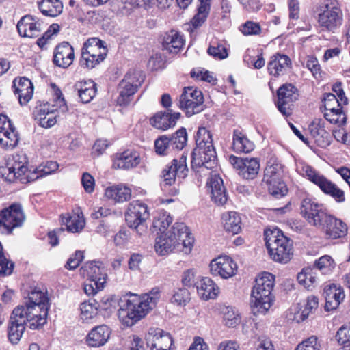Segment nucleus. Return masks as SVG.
I'll list each match as a JSON object with an SVG mask.
<instances>
[{
    "mask_svg": "<svg viewBox=\"0 0 350 350\" xmlns=\"http://www.w3.org/2000/svg\"><path fill=\"white\" fill-rule=\"evenodd\" d=\"M196 288L199 296L205 300L214 299L219 293L218 286L208 277L203 278L197 283Z\"/></svg>",
    "mask_w": 350,
    "mask_h": 350,
    "instance_id": "39",
    "label": "nucleus"
},
{
    "mask_svg": "<svg viewBox=\"0 0 350 350\" xmlns=\"http://www.w3.org/2000/svg\"><path fill=\"white\" fill-rule=\"evenodd\" d=\"M58 167L59 165L56 161H46L33 169L31 172L29 178L31 180V182L35 181L40 178L55 172Z\"/></svg>",
    "mask_w": 350,
    "mask_h": 350,
    "instance_id": "44",
    "label": "nucleus"
},
{
    "mask_svg": "<svg viewBox=\"0 0 350 350\" xmlns=\"http://www.w3.org/2000/svg\"><path fill=\"white\" fill-rule=\"evenodd\" d=\"M308 130L314 139L317 146L325 148L331 144L329 134L325 131L320 122H312L308 126Z\"/></svg>",
    "mask_w": 350,
    "mask_h": 350,
    "instance_id": "37",
    "label": "nucleus"
},
{
    "mask_svg": "<svg viewBox=\"0 0 350 350\" xmlns=\"http://www.w3.org/2000/svg\"><path fill=\"white\" fill-rule=\"evenodd\" d=\"M274 280V275L268 272H264L256 278L251 293V308L254 315L265 314L272 306Z\"/></svg>",
    "mask_w": 350,
    "mask_h": 350,
    "instance_id": "3",
    "label": "nucleus"
},
{
    "mask_svg": "<svg viewBox=\"0 0 350 350\" xmlns=\"http://www.w3.org/2000/svg\"><path fill=\"white\" fill-rule=\"evenodd\" d=\"M188 168L187 165V157L184 154L178 159H174L170 165L165 166L161 173V187L166 189L168 186L174 185L178 178H185L187 176Z\"/></svg>",
    "mask_w": 350,
    "mask_h": 350,
    "instance_id": "16",
    "label": "nucleus"
},
{
    "mask_svg": "<svg viewBox=\"0 0 350 350\" xmlns=\"http://www.w3.org/2000/svg\"><path fill=\"white\" fill-rule=\"evenodd\" d=\"M336 339L338 343L344 346L350 345V327L342 326L336 334Z\"/></svg>",
    "mask_w": 350,
    "mask_h": 350,
    "instance_id": "63",
    "label": "nucleus"
},
{
    "mask_svg": "<svg viewBox=\"0 0 350 350\" xmlns=\"http://www.w3.org/2000/svg\"><path fill=\"white\" fill-rule=\"evenodd\" d=\"M17 29L21 36L34 38L40 35L42 23L38 18L27 14L18 21Z\"/></svg>",
    "mask_w": 350,
    "mask_h": 350,
    "instance_id": "24",
    "label": "nucleus"
},
{
    "mask_svg": "<svg viewBox=\"0 0 350 350\" xmlns=\"http://www.w3.org/2000/svg\"><path fill=\"white\" fill-rule=\"evenodd\" d=\"M310 198H305L302 200L300 206V211L301 215L307 220L308 222L310 220L312 214L313 215L317 208H320V205Z\"/></svg>",
    "mask_w": 350,
    "mask_h": 350,
    "instance_id": "50",
    "label": "nucleus"
},
{
    "mask_svg": "<svg viewBox=\"0 0 350 350\" xmlns=\"http://www.w3.org/2000/svg\"><path fill=\"white\" fill-rule=\"evenodd\" d=\"M81 275L94 282L98 288H104L107 282V269L101 261H89L81 269Z\"/></svg>",
    "mask_w": 350,
    "mask_h": 350,
    "instance_id": "17",
    "label": "nucleus"
},
{
    "mask_svg": "<svg viewBox=\"0 0 350 350\" xmlns=\"http://www.w3.org/2000/svg\"><path fill=\"white\" fill-rule=\"evenodd\" d=\"M224 229L229 233L237 234L241 230V219L238 213L230 211L222 215Z\"/></svg>",
    "mask_w": 350,
    "mask_h": 350,
    "instance_id": "41",
    "label": "nucleus"
},
{
    "mask_svg": "<svg viewBox=\"0 0 350 350\" xmlns=\"http://www.w3.org/2000/svg\"><path fill=\"white\" fill-rule=\"evenodd\" d=\"M207 185L211 189L212 200L217 206L225 204L228 200V194L222 178L216 174H211Z\"/></svg>",
    "mask_w": 350,
    "mask_h": 350,
    "instance_id": "26",
    "label": "nucleus"
},
{
    "mask_svg": "<svg viewBox=\"0 0 350 350\" xmlns=\"http://www.w3.org/2000/svg\"><path fill=\"white\" fill-rule=\"evenodd\" d=\"M25 219L22 206L14 203L0 211V233L9 234L13 229L20 227Z\"/></svg>",
    "mask_w": 350,
    "mask_h": 350,
    "instance_id": "14",
    "label": "nucleus"
},
{
    "mask_svg": "<svg viewBox=\"0 0 350 350\" xmlns=\"http://www.w3.org/2000/svg\"><path fill=\"white\" fill-rule=\"evenodd\" d=\"M232 148L236 152L249 153L254 148V144L241 130L235 129L233 132Z\"/></svg>",
    "mask_w": 350,
    "mask_h": 350,
    "instance_id": "38",
    "label": "nucleus"
},
{
    "mask_svg": "<svg viewBox=\"0 0 350 350\" xmlns=\"http://www.w3.org/2000/svg\"><path fill=\"white\" fill-rule=\"evenodd\" d=\"M25 306L30 318V329H39L46 323L50 304L46 292L39 289L32 290L28 296Z\"/></svg>",
    "mask_w": 350,
    "mask_h": 350,
    "instance_id": "4",
    "label": "nucleus"
},
{
    "mask_svg": "<svg viewBox=\"0 0 350 350\" xmlns=\"http://www.w3.org/2000/svg\"><path fill=\"white\" fill-rule=\"evenodd\" d=\"M299 284L308 290H311L317 284V273L314 268L306 267L297 274Z\"/></svg>",
    "mask_w": 350,
    "mask_h": 350,
    "instance_id": "42",
    "label": "nucleus"
},
{
    "mask_svg": "<svg viewBox=\"0 0 350 350\" xmlns=\"http://www.w3.org/2000/svg\"><path fill=\"white\" fill-rule=\"evenodd\" d=\"M330 215H331L327 212L326 209L324 208L323 205L321 204L320 208H317L313 215L312 214V217L308 223L312 226L320 228L324 224Z\"/></svg>",
    "mask_w": 350,
    "mask_h": 350,
    "instance_id": "52",
    "label": "nucleus"
},
{
    "mask_svg": "<svg viewBox=\"0 0 350 350\" xmlns=\"http://www.w3.org/2000/svg\"><path fill=\"white\" fill-rule=\"evenodd\" d=\"M32 170L28 169V159L24 152L9 156L4 166L0 167V176L10 183L31 182L29 178Z\"/></svg>",
    "mask_w": 350,
    "mask_h": 350,
    "instance_id": "6",
    "label": "nucleus"
},
{
    "mask_svg": "<svg viewBox=\"0 0 350 350\" xmlns=\"http://www.w3.org/2000/svg\"><path fill=\"white\" fill-rule=\"evenodd\" d=\"M140 161L137 152L127 150L113 156L112 166L115 169L129 170L137 167Z\"/></svg>",
    "mask_w": 350,
    "mask_h": 350,
    "instance_id": "28",
    "label": "nucleus"
},
{
    "mask_svg": "<svg viewBox=\"0 0 350 350\" xmlns=\"http://www.w3.org/2000/svg\"><path fill=\"white\" fill-rule=\"evenodd\" d=\"M107 54L105 42L96 37L90 38L81 49L79 64L83 68L92 69L104 61Z\"/></svg>",
    "mask_w": 350,
    "mask_h": 350,
    "instance_id": "7",
    "label": "nucleus"
},
{
    "mask_svg": "<svg viewBox=\"0 0 350 350\" xmlns=\"http://www.w3.org/2000/svg\"><path fill=\"white\" fill-rule=\"evenodd\" d=\"M184 44L183 36L174 30L165 33L162 42L163 49L173 54H177Z\"/></svg>",
    "mask_w": 350,
    "mask_h": 350,
    "instance_id": "35",
    "label": "nucleus"
},
{
    "mask_svg": "<svg viewBox=\"0 0 350 350\" xmlns=\"http://www.w3.org/2000/svg\"><path fill=\"white\" fill-rule=\"evenodd\" d=\"M145 339L151 350H170L172 345L170 334L160 328H150Z\"/></svg>",
    "mask_w": 350,
    "mask_h": 350,
    "instance_id": "21",
    "label": "nucleus"
},
{
    "mask_svg": "<svg viewBox=\"0 0 350 350\" xmlns=\"http://www.w3.org/2000/svg\"><path fill=\"white\" fill-rule=\"evenodd\" d=\"M324 117L330 123L337 124L339 127L344 126L347 122V115L343 107L325 111Z\"/></svg>",
    "mask_w": 350,
    "mask_h": 350,
    "instance_id": "45",
    "label": "nucleus"
},
{
    "mask_svg": "<svg viewBox=\"0 0 350 350\" xmlns=\"http://www.w3.org/2000/svg\"><path fill=\"white\" fill-rule=\"evenodd\" d=\"M282 166L276 161H269L265 170L263 181L271 183V181L280 180L282 178Z\"/></svg>",
    "mask_w": 350,
    "mask_h": 350,
    "instance_id": "43",
    "label": "nucleus"
},
{
    "mask_svg": "<svg viewBox=\"0 0 350 350\" xmlns=\"http://www.w3.org/2000/svg\"><path fill=\"white\" fill-rule=\"evenodd\" d=\"M27 325L30 328L28 308L25 305L18 306L11 314L8 328V336L12 343H18Z\"/></svg>",
    "mask_w": 350,
    "mask_h": 350,
    "instance_id": "12",
    "label": "nucleus"
},
{
    "mask_svg": "<svg viewBox=\"0 0 350 350\" xmlns=\"http://www.w3.org/2000/svg\"><path fill=\"white\" fill-rule=\"evenodd\" d=\"M62 93L57 94L55 100V104L51 105L49 103L40 104L37 106L33 111V117L39 125L43 128L48 129L54 126L57 122L56 111L65 112L68 108Z\"/></svg>",
    "mask_w": 350,
    "mask_h": 350,
    "instance_id": "10",
    "label": "nucleus"
},
{
    "mask_svg": "<svg viewBox=\"0 0 350 350\" xmlns=\"http://www.w3.org/2000/svg\"><path fill=\"white\" fill-rule=\"evenodd\" d=\"M332 135L337 142L345 145H350V133L347 132L345 129H334Z\"/></svg>",
    "mask_w": 350,
    "mask_h": 350,
    "instance_id": "64",
    "label": "nucleus"
},
{
    "mask_svg": "<svg viewBox=\"0 0 350 350\" xmlns=\"http://www.w3.org/2000/svg\"><path fill=\"white\" fill-rule=\"evenodd\" d=\"M196 148L192 152L191 167L202 173L217 166V154L212 135L204 127L198 129L196 136Z\"/></svg>",
    "mask_w": 350,
    "mask_h": 350,
    "instance_id": "2",
    "label": "nucleus"
},
{
    "mask_svg": "<svg viewBox=\"0 0 350 350\" xmlns=\"http://www.w3.org/2000/svg\"><path fill=\"white\" fill-rule=\"evenodd\" d=\"M79 309L81 311L80 317L83 321L88 322L96 317L98 314L97 302L94 300L93 302L89 301L81 303Z\"/></svg>",
    "mask_w": 350,
    "mask_h": 350,
    "instance_id": "48",
    "label": "nucleus"
},
{
    "mask_svg": "<svg viewBox=\"0 0 350 350\" xmlns=\"http://www.w3.org/2000/svg\"><path fill=\"white\" fill-rule=\"evenodd\" d=\"M13 88L21 105H26L31 99L33 86L29 79L24 77L15 79L13 81Z\"/></svg>",
    "mask_w": 350,
    "mask_h": 350,
    "instance_id": "30",
    "label": "nucleus"
},
{
    "mask_svg": "<svg viewBox=\"0 0 350 350\" xmlns=\"http://www.w3.org/2000/svg\"><path fill=\"white\" fill-rule=\"evenodd\" d=\"M147 299L148 297H143V295H131L128 299H124L120 304V315L125 316L131 320L130 325H133L134 322L144 317L152 309ZM126 323L129 325L128 321H126Z\"/></svg>",
    "mask_w": 350,
    "mask_h": 350,
    "instance_id": "9",
    "label": "nucleus"
},
{
    "mask_svg": "<svg viewBox=\"0 0 350 350\" xmlns=\"http://www.w3.org/2000/svg\"><path fill=\"white\" fill-rule=\"evenodd\" d=\"M40 12L46 16L55 17L63 10V3L60 0H38Z\"/></svg>",
    "mask_w": 350,
    "mask_h": 350,
    "instance_id": "40",
    "label": "nucleus"
},
{
    "mask_svg": "<svg viewBox=\"0 0 350 350\" xmlns=\"http://www.w3.org/2000/svg\"><path fill=\"white\" fill-rule=\"evenodd\" d=\"M179 106L189 117L201 112L204 107L202 92L194 87H185L179 98Z\"/></svg>",
    "mask_w": 350,
    "mask_h": 350,
    "instance_id": "15",
    "label": "nucleus"
},
{
    "mask_svg": "<svg viewBox=\"0 0 350 350\" xmlns=\"http://www.w3.org/2000/svg\"><path fill=\"white\" fill-rule=\"evenodd\" d=\"M335 267L334 260L330 256L325 255L319 258L315 261L314 269L321 271L323 273L326 274L332 270Z\"/></svg>",
    "mask_w": 350,
    "mask_h": 350,
    "instance_id": "54",
    "label": "nucleus"
},
{
    "mask_svg": "<svg viewBox=\"0 0 350 350\" xmlns=\"http://www.w3.org/2000/svg\"><path fill=\"white\" fill-rule=\"evenodd\" d=\"M59 31V26L57 24H52L49 26L43 36L37 40V44L40 48L43 49L44 46L56 35Z\"/></svg>",
    "mask_w": 350,
    "mask_h": 350,
    "instance_id": "59",
    "label": "nucleus"
},
{
    "mask_svg": "<svg viewBox=\"0 0 350 350\" xmlns=\"http://www.w3.org/2000/svg\"><path fill=\"white\" fill-rule=\"evenodd\" d=\"M268 186V190L272 196L280 198L287 193L288 189L284 181L280 180H273L271 183H265Z\"/></svg>",
    "mask_w": 350,
    "mask_h": 350,
    "instance_id": "53",
    "label": "nucleus"
},
{
    "mask_svg": "<svg viewBox=\"0 0 350 350\" xmlns=\"http://www.w3.org/2000/svg\"><path fill=\"white\" fill-rule=\"evenodd\" d=\"M200 6L198 13L194 16L191 23L194 28H198L205 22L210 10V0H199Z\"/></svg>",
    "mask_w": 350,
    "mask_h": 350,
    "instance_id": "46",
    "label": "nucleus"
},
{
    "mask_svg": "<svg viewBox=\"0 0 350 350\" xmlns=\"http://www.w3.org/2000/svg\"><path fill=\"white\" fill-rule=\"evenodd\" d=\"M154 148L157 154L159 155H167L175 151L173 146H172L170 138L165 135L159 137L155 140Z\"/></svg>",
    "mask_w": 350,
    "mask_h": 350,
    "instance_id": "49",
    "label": "nucleus"
},
{
    "mask_svg": "<svg viewBox=\"0 0 350 350\" xmlns=\"http://www.w3.org/2000/svg\"><path fill=\"white\" fill-rule=\"evenodd\" d=\"M123 299H120V301H118V299L110 297V296H105L103 297L100 303H97L98 308H100L102 310H109V312H112L116 310L118 306L120 307V304H122Z\"/></svg>",
    "mask_w": 350,
    "mask_h": 350,
    "instance_id": "60",
    "label": "nucleus"
},
{
    "mask_svg": "<svg viewBox=\"0 0 350 350\" xmlns=\"http://www.w3.org/2000/svg\"><path fill=\"white\" fill-rule=\"evenodd\" d=\"M172 142L174 150H182L187 144V133L185 128L178 129L172 135L168 136Z\"/></svg>",
    "mask_w": 350,
    "mask_h": 350,
    "instance_id": "51",
    "label": "nucleus"
},
{
    "mask_svg": "<svg viewBox=\"0 0 350 350\" xmlns=\"http://www.w3.org/2000/svg\"><path fill=\"white\" fill-rule=\"evenodd\" d=\"M172 222V217L166 213H163L157 218L153 221V227L156 230L164 234L165 231L167 229L169 226Z\"/></svg>",
    "mask_w": 350,
    "mask_h": 350,
    "instance_id": "58",
    "label": "nucleus"
},
{
    "mask_svg": "<svg viewBox=\"0 0 350 350\" xmlns=\"http://www.w3.org/2000/svg\"><path fill=\"white\" fill-rule=\"evenodd\" d=\"M319 306V299L315 296L308 297L307 299V303L305 308L301 311L300 314V319L301 321L306 319L309 314L312 312L314 310H316Z\"/></svg>",
    "mask_w": 350,
    "mask_h": 350,
    "instance_id": "61",
    "label": "nucleus"
},
{
    "mask_svg": "<svg viewBox=\"0 0 350 350\" xmlns=\"http://www.w3.org/2000/svg\"><path fill=\"white\" fill-rule=\"evenodd\" d=\"M180 117L179 112L159 111L150 119V122L154 128L165 131L174 126Z\"/></svg>",
    "mask_w": 350,
    "mask_h": 350,
    "instance_id": "32",
    "label": "nucleus"
},
{
    "mask_svg": "<svg viewBox=\"0 0 350 350\" xmlns=\"http://www.w3.org/2000/svg\"><path fill=\"white\" fill-rule=\"evenodd\" d=\"M297 88L291 83L284 84L278 90V109L286 116L292 113L293 103L298 99Z\"/></svg>",
    "mask_w": 350,
    "mask_h": 350,
    "instance_id": "18",
    "label": "nucleus"
},
{
    "mask_svg": "<svg viewBox=\"0 0 350 350\" xmlns=\"http://www.w3.org/2000/svg\"><path fill=\"white\" fill-rule=\"evenodd\" d=\"M191 77L196 79L206 81L213 85L216 83L217 79L211 74V72L202 68H195L191 71Z\"/></svg>",
    "mask_w": 350,
    "mask_h": 350,
    "instance_id": "56",
    "label": "nucleus"
},
{
    "mask_svg": "<svg viewBox=\"0 0 350 350\" xmlns=\"http://www.w3.org/2000/svg\"><path fill=\"white\" fill-rule=\"evenodd\" d=\"M148 217L147 205L137 200L129 204L125 219L129 227L135 229L137 233L142 235L146 231V221Z\"/></svg>",
    "mask_w": 350,
    "mask_h": 350,
    "instance_id": "13",
    "label": "nucleus"
},
{
    "mask_svg": "<svg viewBox=\"0 0 350 350\" xmlns=\"http://www.w3.org/2000/svg\"><path fill=\"white\" fill-rule=\"evenodd\" d=\"M266 247L271 258L275 262L286 263L293 256L291 240L278 228L265 232Z\"/></svg>",
    "mask_w": 350,
    "mask_h": 350,
    "instance_id": "5",
    "label": "nucleus"
},
{
    "mask_svg": "<svg viewBox=\"0 0 350 350\" xmlns=\"http://www.w3.org/2000/svg\"><path fill=\"white\" fill-rule=\"evenodd\" d=\"M140 85L141 81L138 79L137 74L127 73L119 84L120 95L117 98L118 104L128 105Z\"/></svg>",
    "mask_w": 350,
    "mask_h": 350,
    "instance_id": "19",
    "label": "nucleus"
},
{
    "mask_svg": "<svg viewBox=\"0 0 350 350\" xmlns=\"http://www.w3.org/2000/svg\"><path fill=\"white\" fill-rule=\"evenodd\" d=\"M105 197L115 202H124L131 198V189L124 184L120 183L106 187Z\"/></svg>",
    "mask_w": 350,
    "mask_h": 350,
    "instance_id": "33",
    "label": "nucleus"
},
{
    "mask_svg": "<svg viewBox=\"0 0 350 350\" xmlns=\"http://www.w3.org/2000/svg\"><path fill=\"white\" fill-rule=\"evenodd\" d=\"M318 24L323 30L334 33L343 22V13L340 3L336 0H327L320 8Z\"/></svg>",
    "mask_w": 350,
    "mask_h": 350,
    "instance_id": "8",
    "label": "nucleus"
},
{
    "mask_svg": "<svg viewBox=\"0 0 350 350\" xmlns=\"http://www.w3.org/2000/svg\"><path fill=\"white\" fill-rule=\"evenodd\" d=\"M329 239H336L345 237L347 232V225L340 219L330 215L321 226Z\"/></svg>",
    "mask_w": 350,
    "mask_h": 350,
    "instance_id": "31",
    "label": "nucleus"
},
{
    "mask_svg": "<svg viewBox=\"0 0 350 350\" xmlns=\"http://www.w3.org/2000/svg\"><path fill=\"white\" fill-rule=\"evenodd\" d=\"M297 350H322L321 340L316 336H311L303 340L296 347Z\"/></svg>",
    "mask_w": 350,
    "mask_h": 350,
    "instance_id": "55",
    "label": "nucleus"
},
{
    "mask_svg": "<svg viewBox=\"0 0 350 350\" xmlns=\"http://www.w3.org/2000/svg\"><path fill=\"white\" fill-rule=\"evenodd\" d=\"M302 170L304 176L310 181L317 185L325 194L333 198L338 203H342L345 201L344 191L320 172L316 171L310 165L304 166Z\"/></svg>",
    "mask_w": 350,
    "mask_h": 350,
    "instance_id": "11",
    "label": "nucleus"
},
{
    "mask_svg": "<svg viewBox=\"0 0 350 350\" xmlns=\"http://www.w3.org/2000/svg\"><path fill=\"white\" fill-rule=\"evenodd\" d=\"M74 88L83 103H90L96 96L97 90L96 85L91 80L77 81Z\"/></svg>",
    "mask_w": 350,
    "mask_h": 350,
    "instance_id": "36",
    "label": "nucleus"
},
{
    "mask_svg": "<svg viewBox=\"0 0 350 350\" xmlns=\"http://www.w3.org/2000/svg\"><path fill=\"white\" fill-rule=\"evenodd\" d=\"M207 52L210 55L219 59H223L228 57L226 47L223 44L217 43L215 45L214 44H211L208 47Z\"/></svg>",
    "mask_w": 350,
    "mask_h": 350,
    "instance_id": "62",
    "label": "nucleus"
},
{
    "mask_svg": "<svg viewBox=\"0 0 350 350\" xmlns=\"http://www.w3.org/2000/svg\"><path fill=\"white\" fill-rule=\"evenodd\" d=\"M210 271L212 275L228 279L234 276L237 271V265L228 256H220L210 263Z\"/></svg>",
    "mask_w": 350,
    "mask_h": 350,
    "instance_id": "22",
    "label": "nucleus"
},
{
    "mask_svg": "<svg viewBox=\"0 0 350 350\" xmlns=\"http://www.w3.org/2000/svg\"><path fill=\"white\" fill-rule=\"evenodd\" d=\"M229 161L244 179L252 180L258 174L260 163L256 158H241L232 155L229 157Z\"/></svg>",
    "mask_w": 350,
    "mask_h": 350,
    "instance_id": "20",
    "label": "nucleus"
},
{
    "mask_svg": "<svg viewBox=\"0 0 350 350\" xmlns=\"http://www.w3.org/2000/svg\"><path fill=\"white\" fill-rule=\"evenodd\" d=\"M111 330L105 325L93 328L86 337L87 344L90 347H99L104 345L109 338Z\"/></svg>",
    "mask_w": 350,
    "mask_h": 350,
    "instance_id": "34",
    "label": "nucleus"
},
{
    "mask_svg": "<svg viewBox=\"0 0 350 350\" xmlns=\"http://www.w3.org/2000/svg\"><path fill=\"white\" fill-rule=\"evenodd\" d=\"M190 300V293L187 288H180L176 289L171 299V301L178 306H185Z\"/></svg>",
    "mask_w": 350,
    "mask_h": 350,
    "instance_id": "57",
    "label": "nucleus"
},
{
    "mask_svg": "<svg viewBox=\"0 0 350 350\" xmlns=\"http://www.w3.org/2000/svg\"><path fill=\"white\" fill-rule=\"evenodd\" d=\"M75 59L74 48L68 42H62L56 46L53 53V63L58 67L66 68Z\"/></svg>",
    "mask_w": 350,
    "mask_h": 350,
    "instance_id": "25",
    "label": "nucleus"
},
{
    "mask_svg": "<svg viewBox=\"0 0 350 350\" xmlns=\"http://www.w3.org/2000/svg\"><path fill=\"white\" fill-rule=\"evenodd\" d=\"M18 132L8 117L0 114V144L7 149H12L18 144Z\"/></svg>",
    "mask_w": 350,
    "mask_h": 350,
    "instance_id": "23",
    "label": "nucleus"
},
{
    "mask_svg": "<svg viewBox=\"0 0 350 350\" xmlns=\"http://www.w3.org/2000/svg\"><path fill=\"white\" fill-rule=\"evenodd\" d=\"M62 222L66 226L68 231L75 233L81 231L85 226V222L83 216L74 214L63 217Z\"/></svg>",
    "mask_w": 350,
    "mask_h": 350,
    "instance_id": "47",
    "label": "nucleus"
},
{
    "mask_svg": "<svg viewBox=\"0 0 350 350\" xmlns=\"http://www.w3.org/2000/svg\"><path fill=\"white\" fill-rule=\"evenodd\" d=\"M194 239L187 226L183 223H175L171 230L157 237L154 244L156 252L165 256L174 250L185 254L191 252Z\"/></svg>",
    "mask_w": 350,
    "mask_h": 350,
    "instance_id": "1",
    "label": "nucleus"
},
{
    "mask_svg": "<svg viewBox=\"0 0 350 350\" xmlns=\"http://www.w3.org/2000/svg\"><path fill=\"white\" fill-rule=\"evenodd\" d=\"M291 65V60L286 55L276 53L270 57L267 64L269 75L278 77L284 75Z\"/></svg>",
    "mask_w": 350,
    "mask_h": 350,
    "instance_id": "27",
    "label": "nucleus"
},
{
    "mask_svg": "<svg viewBox=\"0 0 350 350\" xmlns=\"http://www.w3.org/2000/svg\"><path fill=\"white\" fill-rule=\"evenodd\" d=\"M323 295L325 299V309L327 311L336 309L345 298L343 288L335 284L326 286Z\"/></svg>",
    "mask_w": 350,
    "mask_h": 350,
    "instance_id": "29",
    "label": "nucleus"
}]
</instances>
